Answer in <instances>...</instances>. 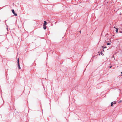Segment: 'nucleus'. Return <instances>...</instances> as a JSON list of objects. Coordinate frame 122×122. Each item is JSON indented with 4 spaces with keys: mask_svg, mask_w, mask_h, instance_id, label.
<instances>
[{
    "mask_svg": "<svg viewBox=\"0 0 122 122\" xmlns=\"http://www.w3.org/2000/svg\"><path fill=\"white\" fill-rule=\"evenodd\" d=\"M121 74H122V72H121Z\"/></svg>",
    "mask_w": 122,
    "mask_h": 122,
    "instance_id": "nucleus-14",
    "label": "nucleus"
},
{
    "mask_svg": "<svg viewBox=\"0 0 122 122\" xmlns=\"http://www.w3.org/2000/svg\"><path fill=\"white\" fill-rule=\"evenodd\" d=\"M114 104V103L113 102H112L111 103V106H113V104Z\"/></svg>",
    "mask_w": 122,
    "mask_h": 122,
    "instance_id": "nucleus-5",
    "label": "nucleus"
},
{
    "mask_svg": "<svg viewBox=\"0 0 122 122\" xmlns=\"http://www.w3.org/2000/svg\"><path fill=\"white\" fill-rule=\"evenodd\" d=\"M112 67V66H110V68H111Z\"/></svg>",
    "mask_w": 122,
    "mask_h": 122,
    "instance_id": "nucleus-10",
    "label": "nucleus"
},
{
    "mask_svg": "<svg viewBox=\"0 0 122 122\" xmlns=\"http://www.w3.org/2000/svg\"><path fill=\"white\" fill-rule=\"evenodd\" d=\"M17 63H18V66H19V69H21V68L20 66V65H19V59L18 58Z\"/></svg>",
    "mask_w": 122,
    "mask_h": 122,
    "instance_id": "nucleus-2",
    "label": "nucleus"
},
{
    "mask_svg": "<svg viewBox=\"0 0 122 122\" xmlns=\"http://www.w3.org/2000/svg\"><path fill=\"white\" fill-rule=\"evenodd\" d=\"M110 44H111L110 43H107V45H110Z\"/></svg>",
    "mask_w": 122,
    "mask_h": 122,
    "instance_id": "nucleus-8",
    "label": "nucleus"
},
{
    "mask_svg": "<svg viewBox=\"0 0 122 122\" xmlns=\"http://www.w3.org/2000/svg\"><path fill=\"white\" fill-rule=\"evenodd\" d=\"M116 31L117 33L118 29L117 28H116Z\"/></svg>",
    "mask_w": 122,
    "mask_h": 122,
    "instance_id": "nucleus-6",
    "label": "nucleus"
},
{
    "mask_svg": "<svg viewBox=\"0 0 122 122\" xmlns=\"http://www.w3.org/2000/svg\"><path fill=\"white\" fill-rule=\"evenodd\" d=\"M104 51V50H103V51H102V52H101L100 53V54H101V55H102V54H103V53L102 52L103 51Z\"/></svg>",
    "mask_w": 122,
    "mask_h": 122,
    "instance_id": "nucleus-7",
    "label": "nucleus"
},
{
    "mask_svg": "<svg viewBox=\"0 0 122 122\" xmlns=\"http://www.w3.org/2000/svg\"><path fill=\"white\" fill-rule=\"evenodd\" d=\"M114 104H116V101H114Z\"/></svg>",
    "mask_w": 122,
    "mask_h": 122,
    "instance_id": "nucleus-9",
    "label": "nucleus"
},
{
    "mask_svg": "<svg viewBox=\"0 0 122 122\" xmlns=\"http://www.w3.org/2000/svg\"><path fill=\"white\" fill-rule=\"evenodd\" d=\"M43 28L44 29H46V25H43Z\"/></svg>",
    "mask_w": 122,
    "mask_h": 122,
    "instance_id": "nucleus-4",
    "label": "nucleus"
},
{
    "mask_svg": "<svg viewBox=\"0 0 122 122\" xmlns=\"http://www.w3.org/2000/svg\"><path fill=\"white\" fill-rule=\"evenodd\" d=\"M106 48V47H104V48Z\"/></svg>",
    "mask_w": 122,
    "mask_h": 122,
    "instance_id": "nucleus-11",
    "label": "nucleus"
},
{
    "mask_svg": "<svg viewBox=\"0 0 122 122\" xmlns=\"http://www.w3.org/2000/svg\"><path fill=\"white\" fill-rule=\"evenodd\" d=\"M44 22L43 25H47V23L46 21H44Z\"/></svg>",
    "mask_w": 122,
    "mask_h": 122,
    "instance_id": "nucleus-3",
    "label": "nucleus"
},
{
    "mask_svg": "<svg viewBox=\"0 0 122 122\" xmlns=\"http://www.w3.org/2000/svg\"><path fill=\"white\" fill-rule=\"evenodd\" d=\"M12 12L13 13V14L14 15H15V16H17V14L16 13H15V12L14 10L12 9Z\"/></svg>",
    "mask_w": 122,
    "mask_h": 122,
    "instance_id": "nucleus-1",
    "label": "nucleus"
},
{
    "mask_svg": "<svg viewBox=\"0 0 122 122\" xmlns=\"http://www.w3.org/2000/svg\"><path fill=\"white\" fill-rule=\"evenodd\" d=\"M114 28H115V29H116V28L115 27H114Z\"/></svg>",
    "mask_w": 122,
    "mask_h": 122,
    "instance_id": "nucleus-13",
    "label": "nucleus"
},
{
    "mask_svg": "<svg viewBox=\"0 0 122 122\" xmlns=\"http://www.w3.org/2000/svg\"><path fill=\"white\" fill-rule=\"evenodd\" d=\"M119 102V103H120V102Z\"/></svg>",
    "mask_w": 122,
    "mask_h": 122,
    "instance_id": "nucleus-12",
    "label": "nucleus"
}]
</instances>
